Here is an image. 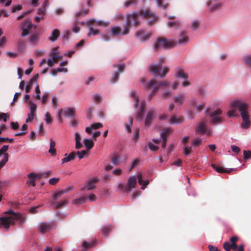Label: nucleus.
<instances>
[{
	"mask_svg": "<svg viewBox=\"0 0 251 251\" xmlns=\"http://www.w3.org/2000/svg\"><path fill=\"white\" fill-rule=\"evenodd\" d=\"M93 108L92 106L90 107L86 112V117L87 119H91L92 116V112Z\"/></svg>",
	"mask_w": 251,
	"mask_h": 251,
	"instance_id": "864d4df0",
	"label": "nucleus"
},
{
	"mask_svg": "<svg viewBox=\"0 0 251 251\" xmlns=\"http://www.w3.org/2000/svg\"><path fill=\"white\" fill-rule=\"evenodd\" d=\"M146 106V102L143 101L141 103L140 110L137 115V118L138 119L140 120V119H142L144 113Z\"/></svg>",
	"mask_w": 251,
	"mask_h": 251,
	"instance_id": "bb28decb",
	"label": "nucleus"
},
{
	"mask_svg": "<svg viewBox=\"0 0 251 251\" xmlns=\"http://www.w3.org/2000/svg\"><path fill=\"white\" fill-rule=\"evenodd\" d=\"M130 96L134 100V106L136 108L138 105L139 98L136 96V92L134 91H132L130 93Z\"/></svg>",
	"mask_w": 251,
	"mask_h": 251,
	"instance_id": "72a5a7b5",
	"label": "nucleus"
},
{
	"mask_svg": "<svg viewBox=\"0 0 251 251\" xmlns=\"http://www.w3.org/2000/svg\"><path fill=\"white\" fill-rule=\"evenodd\" d=\"M114 67L116 68V70L114 72L110 79V82L113 83H116L118 81L119 75L124 72L125 70V65L118 64L117 66L114 65Z\"/></svg>",
	"mask_w": 251,
	"mask_h": 251,
	"instance_id": "6e6552de",
	"label": "nucleus"
},
{
	"mask_svg": "<svg viewBox=\"0 0 251 251\" xmlns=\"http://www.w3.org/2000/svg\"><path fill=\"white\" fill-rule=\"evenodd\" d=\"M75 111L74 108H67L65 113H64V116L65 117H74L75 115Z\"/></svg>",
	"mask_w": 251,
	"mask_h": 251,
	"instance_id": "2f4dec72",
	"label": "nucleus"
},
{
	"mask_svg": "<svg viewBox=\"0 0 251 251\" xmlns=\"http://www.w3.org/2000/svg\"><path fill=\"white\" fill-rule=\"evenodd\" d=\"M171 96L172 93L170 91H166L162 93L161 98L164 99H168L171 97Z\"/></svg>",
	"mask_w": 251,
	"mask_h": 251,
	"instance_id": "8fccbe9b",
	"label": "nucleus"
},
{
	"mask_svg": "<svg viewBox=\"0 0 251 251\" xmlns=\"http://www.w3.org/2000/svg\"><path fill=\"white\" fill-rule=\"evenodd\" d=\"M176 45V43L171 40H167L163 37H159L156 40L153 45V50L156 51L160 49L171 48Z\"/></svg>",
	"mask_w": 251,
	"mask_h": 251,
	"instance_id": "39448f33",
	"label": "nucleus"
},
{
	"mask_svg": "<svg viewBox=\"0 0 251 251\" xmlns=\"http://www.w3.org/2000/svg\"><path fill=\"white\" fill-rule=\"evenodd\" d=\"M189 41V37L187 33L184 31H181L179 34V38L178 39L177 43L180 44H186Z\"/></svg>",
	"mask_w": 251,
	"mask_h": 251,
	"instance_id": "2eb2a0df",
	"label": "nucleus"
},
{
	"mask_svg": "<svg viewBox=\"0 0 251 251\" xmlns=\"http://www.w3.org/2000/svg\"><path fill=\"white\" fill-rule=\"evenodd\" d=\"M76 155H77L80 159L83 158L86 153V151L84 150L78 151L76 152Z\"/></svg>",
	"mask_w": 251,
	"mask_h": 251,
	"instance_id": "6e6d98bb",
	"label": "nucleus"
},
{
	"mask_svg": "<svg viewBox=\"0 0 251 251\" xmlns=\"http://www.w3.org/2000/svg\"><path fill=\"white\" fill-rule=\"evenodd\" d=\"M83 143L87 150L91 149L94 145V142L92 140L88 139H84L83 140Z\"/></svg>",
	"mask_w": 251,
	"mask_h": 251,
	"instance_id": "7c9ffc66",
	"label": "nucleus"
},
{
	"mask_svg": "<svg viewBox=\"0 0 251 251\" xmlns=\"http://www.w3.org/2000/svg\"><path fill=\"white\" fill-rule=\"evenodd\" d=\"M5 214H8L5 217H1L0 218V224L1 226L5 229H8L10 225H14L16 220H20L21 224L25 222V219L21 215L16 214L13 210H10L5 212Z\"/></svg>",
	"mask_w": 251,
	"mask_h": 251,
	"instance_id": "7ed1b4c3",
	"label": "nucleus"
},
{
	"mask_svg": "<svg viewBox=\"0 0 251 251\" xmlns=\"http://www.w3.org/2000/svg\"><path fill=\"white\" fill-rule=\"evenodd\" d=\"M97 25L99 26H103L104 27L107 26L109 25V23L107 22H103L102 21H98L95 22V23Z\"/></svg>",
	"mask_w": 251,
	"mask_h": 251,
	"instance_id": "052dcab7",
	"label": "nucleus"
},
{
	"mask_svg": "<svg viewBox=\"0 0 251 251\" xmlns=\"http://www.w3.org/2000/svg\"><path fill=\"white\" fill-rule=\"evenodd\" d=\"M45 121L47 124H50L52 122V119L49 112H47L45 115Z\"/></svg>",
	"mask_w": 251,
	"mask_h": 251,
	"instance_id": "49530a36",
	"label": "nucleus"
},
{
	"mask_svg": "<svg viewBox=\"0 0 251 251\" xmlns=\"http://www.w3.org/2000/svg\"><path fill=\"white\" fill-rule=\"evenodd\" d=\"M40 36L39 34H34L30 38L29 42L33 44H36L39 41Z\"/></svg>",
	"mask_w": 251,
	"mask_h": 251,
	"instance_id": "c9c22d12",
	"label": "nucleus"
},
{
	"mask_svg": "<svg viewBox=\"0 0 251 251\" xmlns=\"http://www.w3.org/2000/svg\"><path fill=\"white\" fill-rule=\"evenodd\" d=\"M113 228L112 226L111 225H108L104 226L102 229V233L104 236L107 235L110 231H112Z\"/></svg>",
	"mask_w": 251,
	"mask_h": 251,
	"instance_id": "c756f323",
	"label": "nucleus"
},
{
	"mask_svg": "<svg viewBox=\"0 0 251 251\" xmlns=\"http://www.w3.org/2000/svg\"><path fill=\"white\" fill-rule=\"evenodd\" d=\"M184 120V118L182 116L177 117L176 115H173L169 120V123L171 124H180L182 123Z\"/></svg>",
	"mask_w": 251,
	"mask_h": 251,
	"instance_id": "6ab92c4d",
	"label": "nucleus"
},
{
	"mask_svg": "<svg viewBox=\"0 0 251 251\" xmlns=\"http://www.w3.org/2000/svg\"><path fill=\"white\" fill-rule=\"evenodd\" d=\"M120 157L118 155H116L113 157V158L112 159V163L114 165H118L119 164V162H120Z\"/></svg>",
	"mask_w": 251,
	"mask_h": 251,
	"instance_id": "603ef678",
	"label": "nucleus"
},
{
	"mask_svg": "<svg viewBox=\"0 0 251 251\" xmlns=\"http://www.w3.org/2000/svg\"><path fill=\"white\" fill-rule=\"evenodd\" d=\"M96 20L94 19L90 20L87 22V25L89 28V32L87 33V37H90L91 35L93 36H96L100 34V31L98 29H95L93 28V26L94 25L95 23Z\"/></svg>",
	"mask_w": 251,
	"mask_h": 251,
	"instance_id": "9b49d317",
	"label": "nucleus"
},
{
	"mask_svg": "<svg viewBox=\"0 0 251 251\" xmlns=\"http://www.w3.org/2000/svg\"><path fill=\"white\" fill-rule=\"evenodd\" d=\"M230 106L232 108L227 112V116L229 117L236 116L237 114L235 108H237L243 119L241 127L245 129L248 128L251 126V121L248 112V104L239 100H236L231 102Z\"/></svg>",
	"mask_w": 251,
	"mask_h": 251,
	"instance_id": "f257e3e1",
	"label": "nucleus"
},
{
	"mask_svg": "<svg viewBox=\"0 0 251 251\" xmlns=\"http://www.w3.org/2000/svg\"><path fill=\"white\" fill-rule=\"evenodd\" d=\"M244 157L245 159H247L251 157V151H244Z\"/></svg>",
	"mask_w": 251,
	"mask_h": 251,
	"instance_id": "69168bd1",
	"label": "nucleus"
},
{
	"mask_svg": "<svg viewBox=\"0 0 251 251\" xmlns=\"http://www.w3.org/2000/svg\"><path fill=\"white\" fill-rule=\"evenodd\" d=\"M48 2L47 0H46L45 1L44 4L39 8L38 10L37 14L39 16H44L46 11V4Z\"/></svg>",
	"mask_w": 251,
	"mask_h": 251,
	"instance_id": "79ce46f5",
	"label": "nucleus"
},
{
	"mask_svg": "<svg viewBox=\"0 0 251 251\" xmlns=\"http://www.w3.org/2000/svg\"><path fill=\"white\" fill-rule=\"evenodd\" d=\"M137 178H138V183L142 185L141 189L144 190L149 184V180H143L142 179V175H138L137 177L135 176H132L129 177L127 183L126 184V193L131 191V190L135 187L137 184Z\"/></svg>",
	"mask_w": 251,
	"mask_h": 251,
	"instance_id": "20e7f679",
	"label": "nucleus"
},
{
	"mask_svg": "<svg viewBox=\"0 0 251 251\" xmlns=\"http://www.w3.org/2000/svg\"><path fill=\"white\" fill-rule=\"evenodd\" d=\"M211 166L216 171H217V172L220 173H229L232 170V169H230L229 171H227L221 167L217 166L216 165H215L214 164H212L211 165Z\"/></svg>",
	"mask_w": 251,
	"mask_h": 251,
	"instance_id": "c85d7f7f",
	"label": "nucleus"
},
{
	"mask_svg": "<svg viewBox=\"0 0 251 251\" xmlns=\"http://www.w3.org/2000/svg\"><path fill=\"white\" fill-rule=\"evenodd\" d=\"M32 24L29 21H25L24 22L22 28L30 30L32 27Z\"/></svg>",
	"mask_w": 251,
	"mask_h": 251,
	"instance_id": "37998d69",
	"label": "nucleus"
},
{
	"mask_svg": "<svg viewBox=\"0 0 251 251\" xmlns=\"http://www.w3.org/2000/svg\"><path fill=\"white\" fill-rule=\"evenodd\" d=\"M91 126L93 129H97L99 128L102 127L103 125L100 123H96L91 125Z\"/></svg>",
	"mask_w": 251,
	"mask_h": 251,
	"instance_id": "5fc2aeb1",
	"label": "nucleus"
},
{
	"mask_svg": "<svg viewBox=\"0 0 251 251\" xmlns=\"http://www.w3.org/2000/svg\"><path fill=\"white\" fill-rule=\"evenodd\" d=\"M8 148H9L8 145H4L1 147V148L0 149V157L2 154L4 155L5 154H6L5 152H6V151H7V150H8Z\"/></svg>",
	"mask_w": 251,
	"mask_h": 251,
	"instance_id": "3c124183",
	"label": "nucleus"
},
{
	"mask_svg": "<svg viewBox=\"0 0 251 251\" xmlns=\"http://www.w3.org/2000/svg\"><path fill=\"white\" fill-rule=\"evenodd\" d=\"M52 228V226L49 223H42L39 230L41 232L44 233L50 231Z\"/></svg>",
	"mask_w": 251,
	"mask_h": 251,
	"instance_id": "412c9836",
	"label": "nucleus"
},
{
	"mask_svg": "<svg viewBox=\"0 0 251 251\" xmlns=\"http://www.w3.org/2000/svg\"><path fill=\"white\" fill-rule=\"evenodd\" d=\"M58 48H54L52 51L50 53L51 58L55 62H58L62 59V56H60L57 53Z\"/></svg>",
	"mask_w": 251,
	"mask_h": 251,
	"instance_id": "dca6fc26",
	"label": "nucleus"
},
{
	"mask_svg": "<svg viewBox=\"0 0 251 251\" xmlns=\"http://www.w3.org/2000/svg\"><path fill=\"white\" fill-rule=\"evenodd\" d=\"M72 189L73 187L70 186L67 188H66L64 190L60 191L58 193L55 194L53 198V201H56L57 200L58 197H61L63 194L67 193Z\"/></svg>",
	"mask_w": 251,
	"mask_h": 251,
	"instance_id": "b1692460",
	"label": "nucleus"
},
{
	"mask_svg": "<svg viewBox=\"0 0 251 251\" xmlns=\"http://www.w3.org/2000/svg\"><path fill=\"white\" fill-rule=\"evenodd\" d=\"M125 185L124 183H120L117 187L118 191L124 192L125 191Z\"/></svg>",
	"mask_w": 251,
	"mask_h": 251,
	"instance_id": "338daca9",
	"label": "nucleus"
},
{
	"mask_svg": "<svg viewBox=\"0 0 251 251\" xmlns=\"http://www.w3.org/2000/svg\"><path fill=\"white\" fill-rule=\"evenodd\" d=\"M139 15H141L143 18L146 19L148 24L151 25L153 24L157 20L156 16L148 10H141L139 13H135L132 15H130L126 18V34L128 32V26H137L139 25V22L138 20Z\"/></svg>",
	"mask_w": 251,
	"mask_h": 251,
	"instance_id": "f03ea898",
	"label": "nucleus"
},
{
	"mask_svg": "<svg viewBox=\"0 0 251 251\" xmlns=\"http://www.w3.org/2000/svg\"><path fill=\"white\" fill-rule=\"evenodd\" d=\"M218 0H209L207 1V5L209 6L211 11H215L222 6V2Z\"/></svg>",
	"mask_w": 251,
	"mask_h": 251,
	"instance_id": "ddd939ff",
	"label": "nucleus"
},
{
	"mask_svg": "<svg viewBox=\"0 0 251 251\" xmlns=\"http://www.w3.org/2000/svg\"><path fill=\"white\" fill-rule=\"evenodd\" d=\"M202 142L201 139L200 138H197L193 140L192 142V145L194 147H198L200 145Z\"/></svg>",
	"mask_w": 251,
	"mask_h": 251,
	"instance_id": "a18cd8bd",
	"label": "nucleus"
},
{
	"mask_svg": "<svg viewBox=\"0 0 251 251\" xmlns=\"http://www.w3.org/2000/svg\"><path fill=\"white\" fill-rule=\"evenodd\" d=\"M139 128H136L133 132V135L132 137V139L134 142V145L136 144L139 139Z\"/></svg>",
	"mask_w": 251,
	"mask_h": 251,
	"instance_id": "f704fd0d",
	"label": "nucleus"
},
{
	"mask_svg": "<svg viewBox=\"0 0 251 251\" xmlns=\"http://www.w3.org/2000/svg\"><path fill=\"white\" fill-rule=\"evenodd\" d=\"M121 31V28L119 26H115L111 28V33L115 36L120 34Z\"/></svg>",
	"mask_w": 251,
	"mask_h": 251,
	"instance_id": "ea45409f",
	"label": "nucleus"
},
{
	"mask_svg": "<svg viewBox=\"0 0 251 251\" xmlns=\"http://www.w3.org/2000/svg\"><path fill=\"white\" fill-rule=\"evenodd\" d=\"M99 178L95 177L88 181L86 187L88 190H91L95 188V184L99 181Z\"/></svg>",
	"mask_w": 251,
	"mask_h": 251,
	"instance_id": "aec40b11",
	"label": "nucleus"
},
{
	"mask_svg": "<svg viewBox=\"0 0 251 251\" xmlns=\"http://www.w3.org/2000/svg\"><path fill=\"white\" fill-rule=\"evenodd\" d=\"M192 147H187L186 145L184 148V153L185 155H189L191 152Z\"/></svg>",
	"mask_w": 251,
	"mask_h": 251,
	"instance_id": "0e129e2a",
	"label": "nucleus"
},
{
	"mask_svg": "<svg viewBox=\"0 0 251 251\" xmlns=\"http://www.w3.org/2000/svg\"><path fill=\"white\" fill-rule=\"evenodd\" d=\"M60 35V31L57 29H54L51 36L49 37V40L52 42L55 41Z\"/></svg>",
	"mask_w": 251,
	"mask_h": 251,
	"instance_id": "a878e982",
	"label": "nucleus"
},
{
	"mask_svg": "<svg viewBox=\"0 0 251 251\" xmlns=\"http://www.w3.org/2000/svg\"><path fill=\"white\" fill-rule=\"evenodd\" d=\"M39 77V74H36L34 75L29 81L28 84L25 87V92L29 93L32 87L33 83L34 81H36Z\"/></svg>",
	"mask_w": 251,
	"mask_h": 251,
	"instance_id": "f3484780",
	"label": "nucleus"
},
{
	"mask_svg": "<svg viewBox=\"0 0 251 251\" xmlns=\"http://www.w3.org/2000/svg\"><path fill=\"white\" fill-rule=\"evenodd\" d=\"M8 154H5L4 158L0 161V170L5 165L8 160ZM1 182L0 181V188L1 187Z\"/></svg>",
	"mask_w": 251,
	"mask_h": 251,
	"instance_id": "473e14b6",
	"label": "nucleus"
},
{
	"mask_svg": "<svg viewBox=\"0 0 251 251\" xmlns=\"http://www.w3.org/2000/svg\"><path fill=\"white\" fill-rule=\"evenodd\" d=\"M171 130L169 129H166L164 128L161 133L160 136L161 139H167V136L169 135L170 134Z\"/></svg>",
	"mask_w": 251,
	"mask_h": 251,
	"instance_id": "a19ab883",
	"label": "nucleus"
},
{
	"mask_svg": "<svg viewBox=\"0 0 251 251\" xmlns=\"http://www.w3.org/2000/svg\"><path fill=\"white\" fill-rule=\"evenodd\" d=\"M93 100L94 101L97 103H99L102 101L101 96L98 94H95L93 95Z\"/></svg>",
	"mask_w": 251,
	"mask_h": 251,
	"instance_id": "09e8293b",
	"label": "nucleus"
},
{
	"mask_svg": "<svg viewBox=\"0 0 251 251\" xmlns=\"http://www.w3.org/2000/svg\"><path fill=\"white\" fill-rule=\"evenodd\" d=\"M49 93L48 92H46L44 93L42 97V104H45L49 98Z\"/></svg>",
	"mask_w": 251,
	"mask_h": 251,
	"instance_id": "bf43d9fd",
	"label": "nucleus"
},
{
	"mask_svg": "<svg viewBox=\"0 0 251 251\" xmlns=\"http://www.w3.org/2000/svg\"><path fill=\"white\" fill-rule=\"evenodd\" d=\"M68 202V201L66 200H63L60 202H58L56 203L55 205L56 208H59L64 206Z\"/></svg>",
	"mask_w": 251,
	"mask_h": 251,
	"instance_id": "de8ad7c7",
	"label": "nucleus"
},
{
	"mask_svg": "<svg viewBox=\"0 0 251 251\" xmlns=\"http://www.w3.org/2000/svg\"><path fill=\"white\" fill-rule=\"evenodd\" d=\"M29 104H30V115H34L35 112L36 110L37 106L35 104L33 103L31 101L29 102Z\"/></svg>",
	"mask_w": 251,
	"mask_h": 251,
	"instance_id": "c03bdc74",
	"label": "nucleus"
},
{
	"mask_svg": "<svg viewBox=\"0 0 251 251\" xmlns=\"http://www.w3.org/2000/svg\"><path fill=\"white\" fill-rule=\"evenodd\" d=\"M162 70L161 63H158L157 65H151L150 66V71L155 75H160L161 77H164L169 71V68L167 67H165L161 73Z\"/></svg>",
	"mask_w": 251,
	"mask_h": 251,
	"instance_id": "0eeeda50",
	"label": "nucleus"
},
{
	"mask_svg": "<svg viewBox=\"0 0 251 251\" xmlns=\"http://www.w3.org/2000/svg\"><path fill=\"white\" fill-rule=\"evenodd\" d=\"M65 157L62 159V163L68 162L71 160H74L76 157V153L74 151L71 152L69 155L67 153L65 154Z\"/></svg>",
	"mask_w": 251,
	"mask_h": 251,
	"instance_id": "a211bd4d",
	"label": "nucleus"
},
{
	"mask_svg": "<svg viewBox=\"0 0 251 251\" xmlns=\"http://www.w3.org/2000/svg\"><path fill=\"white\" fill-rule=\"evenodd\" d=\"M139 162V160L138 159H134L132 161L131 166L130 168L129 169V172L131 171V170L134 168L135 167L137 166Z\"/></svg>",
	"mask_w": 251,
	"mask_h": 251,
	"instance_id": "4d7b16f0",
	"label": "nucleus"
},
{
	"mask_svg": "<svg viewBox=\"0 0 251 251\" xmlns=\"http://www.w3.org/2000/svg\"><path fill=\"white\" fill-rule=\"evenodd\" d=\"M170 85V82L168 81H157L155 79H151L150 80L146 83L147 87H149L150 88H151L153 86L156 87H158V90L161 86L166 87Z\"/></svg>",
	"mask_w": 251,
	"mask_h": 251,
	"instance_id": "1a4fd4ad",
	"label": "nucleus"
},
{
	"mask_svg": "<svg viewBox=\"0 0 251 251\" xmlns=\"http://www.w3.org/2000/svg\"><path fill=\"white\" fill-rule=\"evenodd\" d=\"M176 76L177 77L186 79L188 78V75L185 73L183 70L181 68H177L176 69Z\"/></svg>",
	"mask_w": 251,
	"mask_h": 251,
	"instance_id": "5701e85b",
	"label": "nucleus"
},
{
	"mask_svg": "<svg viewBox=\"0 0 251 251\" xmlns=\"http://www.w3.org/2000/svg\"><path fill=\"white\" fill-rule=\"evenodd\" d=\"M39 175H36L34 173H31L28 175V177L30 179L27 183L31 184L33 186H35V181L36 178L38 177Z\"/></svg>",
	"mask_w": 251,
	"mask_h": 251,
	"instance_id": "4be33fe9",
	"label": "nucleus"
},
{
	"mask_svg": "<svg viewBox=\"0 0 251 251\" xmlns=\"http://www.w3.org/2000/svg\"><path fill=\"white\" fill-rule=\"evenodd\" d=\"M145 87L148 89V90H151V93L149 94L148 96V99L149 100H151V99L152 98V97L155 95V94L158 92V87H155L154 86H152V87L151 88H150L148 87H147L146 84H145Z\"/></svg>",
	"mask_w": 251,
	"mask_h": 251,
	"instance_id": "393cba45",
	"label": "nucleus"
},
{
	"mask_svg": "<svg viewBox=\"0 0 251 251\" xmlns=\"http://www.w3.org/2000/svg\"><path fill=\"white\" fill-rule=\"evenodd\" d=\"M57 106V99L55 96H53L52 99V106L54 109H56Z\"/></svg>",
	"mask_w": 251,
	"mask_h": 251,
	"instance_id": "680f3d73",
	"label": "nucleus"
},
{
	"mask_svg": "<svg viewBox=\"0 0 251 251\" xmlns=\"http://www.w3.org/2000/svg\"><path fill=\"white\" fill-rule=\"evenodd\" d=\"M135 36L141 41H144L148 40L152 35L151 32H146L144 30L141 29L136 32Z\"/></svg>",
	"mask_w": 251,
	"mask_h": 251,
	"instance_id": "f8f14e48",
	"label": "nucleus"
},
{
	"mask_svg": "<svg viewBox=\"0 0 251 251\" xmlns=\"http://www.w3.org/2000/svg\"><path fill=\"white\" fill-rule=\"evenodd\" d=\"M207 112L206 117H209L210 122L212 125H217L221 124L223 122L221 115L222 111L220 109H217L213 111L208 112V109L205 111Z\"/></svg>",
	"mask_w": 251,
	"mask_h": 251,
	"instance_id": "423d86ee",
	"label": "nucleus"
},
{
	"mask_svg": "<svg viewBox=\"0 0 251 251\" xmlns=\"http://www.w3.org/2000/svg\"><path fill=\"white\" fill-rule=\"evenodd\" d=\"M87 198L86 197H82L81 198L74 200L73 203L75 204H79L85 202Z\"/></svg>",
	"mask_w": 251,
	"mask_h": 251,
	"instance_id": "58836bf2",
	"label": "nucleus"
},
{
	"mask_svg": "<svg viewBox=\"0 0 251 251\" xmlns=\"http://www.w3.org/2000/svg\"><path fill=\"white\" fill-rule=\"evenodd\" d=\"M55 142L52 139H50V148L49 150V152L52 156H55L56 154V149L55 148Z\"/></svg>",
	"mask_w": 251,
	"mask_h": 251,
	"instance_id": "cd10ccee",
	"label": "nucleus"
},
{
	"mask_svg": "<svg viewBox=\"0 0 251 251\" xmlns=\"http://www.w3.org/2000/svg\"><path fill=\"white\" fill-rule=\"evenodd\" d=\"M149 147L150 149L152 151H156L158 149V147L151 143H149Z\"/></svg>",
	"mask_w": 251,
	"mask_h": 251,
	"instance_id": "774afa93",
	"label": "nucleus"
},
{
	"mask_svg": "<svg viewBox=\"0 0 251 251\" xmlns=\"http://www.w3.org/2000/svg\"><path fill=\"white\" fill-rule=\"evenodd\" d=\"M196 131L199 134L206 133L209 135L210 131L208 129L204 121L200 122L196 127Z\"/></svg>",
	"mask_w": 251,
	"mask_h": 251,
	"instance_id": "9d476101",
	"label": "nucleus"
},
{
	"mask_svg": "<svg viewBox=\"0 0 251 251\" xmlns=\"http://www.w3.org/2000/svg\"><path fill=\"white\" fill-rule=\"evenodd\" d=\"M59 180V178H55V177L51 178L49 180V183H50V184L51 185H55L56 183H58Z\"/></svg>",
	"mask_w": 251,
	"mask_h": 251,
	"instance_id": "13d9d810",
	"label": "nucleus"
},
{
	"mask_svg": "<svg viewBox=\"0 0 251 251\" xmlns=\"http://www.w3.org/2000/svg\"><path fill=\"white\" fill-rule=\"evenodd\" d=\"M223 247H224V249L226 251H230V250L231 249V244H229V243L228 242H226L224 243Z\"/></svg>",
	"mask_w": 251,
	"mask_h": 251,
	"instance_id": "e2e57ef3",
	"label": "nucleus"
},
{
	"mask_svg": "<svg viewBox=\"0 0 251 251\" xmlns=\"http://www.w3.org/2000/svg\"><path fill=\"white\" fill-rule=\"evenodd\" d=\"M184 100V96L183 95H180L179 96H175L174 98V101L176 103H177L180 105H182Z\"/></svg>",
	"mask_w": 251,
	"mask_h": 251,
	"instance_id": "4c0bfd02",
	"label": "nucleus"
},
{
	"mask_svg": "<svg viewBox=\"0 0 251 251\" xmlns=\"http://www.w3.org/2000/svg\"><path fill=\"white\" fill-rule=\"evenodd\" d=\"M153 112L152 110H150L148 111L145 122V126L146 128H149L153 121Z\"/></svg>",
	"mask_w": 251,
	"mask_h": 251,
	"instance_id": "4468645a",
	"label": "nucleus"
},
{
	"mask_svg": "<svg viewBox=\"0 0 251 251\" xmlns=\"http://www.w3.org/2000/svg\"><path fill=\"white\" fill-rule=\"evenodd\" d=\"M96 244V243L95 241H92L90 242L84 241L82 243V246L85 248L89 249L95 246Z\"/></svg>",
	"mask_w": 251,
	"mask_h": 251,
	"instance_id": "e433bc0d",
	"label": "nucleus"
}]
</instances>
